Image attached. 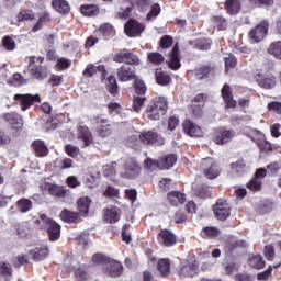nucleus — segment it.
Here are the masks:
<instances>
[{
    "instance_id": "1",
    "label": "nucleus",
    "mask_w": 281,
    "mask_h": 281,
    "mask_svg": "<svg viewBox=\"0 0 281 281\" xmlns=\"http://www.w3.org/2000/svg\"><path fill=\"white\" fill-rule=\"evenodd\" d=\"M38 225H44L49 239L54 243L60 238V225L56 223L54 220L48 218L47 215L41 214L40 218L35 221Z\"/></svg>"
},
{
    "instance_id": "2",
    "label": "nucleus",
    "mask_w": 281,
    "mask_h": 281,
    "mask_svg": "<svg viewBox=\"0 0 281 281\" xmlns=\"http://www.w3.org/2000/svg\"><path fill=\"white\" fill-rule=\"evenodd\" d=\"M140 173L142 167L133 158L125 160L120 170V177H122V179H137Z\"/></svg>"
},
{
    "instance_id": "3",
    "label": "nucleus",
    "mask_w": 281,
    "mask_h": 281,
    "mask_svg": "<svg viewBox=\"0 0 281 281\" xmlns=\"http://www.w3.org/2000/svg\"><path fill=\"white\" fill-rule=\"evenodd\" d=\"M267 34H269V22L263 20L249 31L248 38L250 43H262Z\"/></svg>"
},
{
    "instance_id": "4",
    "label": "nucleus",
    "mask_w": 281,
    "mask_h": 281,
    "mask_svg": "<svg viewBox=\"0 0 281 281\" xmlns=\"http://www.w3.org/2000/svg\"><path fill=\"white\" fill-rule=\"evenodd\" d=\"M93 128L97 131L100 137H109L112 133V125L109 120L102 115L94 116L91 119Z\"/></svg>"
},
{
    "instance_id": "5",
    "label": "nucleus",
    "mask_w": 281,
    "mask_h": 281,
    "mask_svg": "<svg viewBox=\"0 0 281 281\" xmlns=\"http://www.w3.org/2000/svg\"><path fill=\"white\" fill-rule=\"evenodd\" d=\"M213 214L217 221H225L229 218L232 214V207L225 200H218L217 203L213 206Z\"/></svg>"
},
{
    "instance_id": "6",
    "label": "nucleus",
    "mask_w": 281,
    "mask_h": 281,
    "mask_svg": "<svg viewBox=\"0 0 281 281\" xmlns=\"http://www.w3.org/2000/svg\"><path fill=\"white\" fill-rule=\"evenodd\" d=\"M114 63H124L125 65H139V57L128 49H123L113 57Z\"/></svg>"
},
{
    "instance_id": "7",
    "label": "nucleus",
    "mask_w": 281,
    "mask_h": 281,
    "mask_svg": "<svg viewBox=\"0 0 281 281\" xmlns=\"http://www.w3.org/2000/svg\"><path fill=\"white\" fill-rule=\"evenodd\" d=\"M15 102L20 104L22 111H27L30 106L34 104V102H41V95L38 94H15L14 98Z\"/></svg>"
},
{
    "instance_id": "8",
    "label": "nucleus",
    "mask_w": 281,
    "mask_h": 281,
    "mask_svg": "<svg viewBox=\"0 0 281 281\" xmlns=\"http://www.w3.org/2000/svg\"><path fill=\"white\" fill-rule=\"evenodd\" d=\"M124 267L122 266V262L109 258L103 267L104 273H108V276H111V278H120L122 276Z\"/></svg>"
},
{
    "instance_id": "9",
    "label": "nucleus",
    "mask_w": 281,
    "mask_h": 281,
    "mask_svg": "<svg viewBox=\"0 0 281 281\" xmlns=\"http://www.w3.org/2000/svg\"><path fill=\"white\" fill-rule=\"evenodd\" d=\"M202 168L204 169V176L206 179H216L218 177V165L212 158H204L201 162Z\"/></svg>"
},
{
    "instance_id": "10",
    "label": "nucleus",
    "mask_w": 281,
    "mask_h": 281,
    "mask_svg": "<svg viewBox=\"0 0 281 281\" xmlns=\"http://www.w3.org/2000/svg\"><path fill=\"white\" fill-rule=\"evenodd\" d=\"M233 137H236V132L234 130H227L225 127H220L215 132L214 142H215V144L223 146V144H228V142H232Z\"/></svg>"
},
{
    "instance_id": "11",
    "label": "nucleus",
    "mask_w": 281,
    "mask_h": 281,
    "mask_svg": "<svg viewBox=\"0 0 281 281\" xmlns=\"http://www.w3.org/2000/svg\"><path fill=\"white\" fill-rule=\"evenodd\" d=\"M116 76L120 82H131V80H135L137 78L135 69L128 65H122L116 69Z\"/></svg>"
},
{
    "instance_id": "12",
    "label": "nucleus",
    "mask_w": 281,
    "mask_h": 281,
    "mask_svg": "<svg viewBox=\"0 0 281 281\" xmlns=\"http://www.w3.org/2000/svg\"><path fill=\"white\" fill-rule=\"evenodd\" d=\"M139 139L143 144H156L157 146H164V137H161L155 131L143 132L139 135Z\"/></svg>"
},
{
    "instance_id": "13",
    "label": "nucleus",
    "mask_w": 281,
    "mask_h": 281,
    "mask_svg": "<svg viewBox=\"0 0 281 281\" xmlns=\"http://www.w3.org/2000/svg\"><path fill=\"white\" fill-rule=\"evenodd\" d=\"M248 137L251 138L255 144L260 148V150H270L271 149V144L267 142L265 138V134L258 130H252L249 134Z\"/></svg>"
},
{
    "instance_id": "14",
    "label": "nucleus",
    "mask_w": 281,
    "mask_h": 281,
    "mask_svg": "<svg viewBox=\"0 0 281 281\" xmlns=\"http://www.w3.org/2000/svg\"><path fill=\"white\" fill-rule=\"evenodd\" d=\"M125 34L132 38L135 36H140L142 32H144L145 27L142 23L131 19L124 26Z\"/></svg>"
},
{
    "instance_id": "15",
    "label": "nucleus",
    "mask_w": 281,
    "mask_h": 281,
    "mask_svg": "<svg viewBox=\"0 0 281 281\" xmlns=\"http://www.w3.org/2000/svg\"><path fill=\"white\" fill-rule=\"evenodd\" d=\"M158 240L160 245H164V247H173V245H177V236L168 229L160 231L158 234Z\"/></svg>"
},
{
    "instance_id": "16",
    "label": "nucleus",
    "mask_w": 281,
    "mask_h": 281,
    "mask_svg": "<svg viewBox=\"0 0 281 281\" xmlns=\"http://www.w3.org/2000/svg\"><path fill=\"white\" fill-rule=\"evenodd\" d=\"M182 128L186 133V135H189V137H201L203 135V131L199 125L194 124L190 120H186L182 124Z\"/></svg>"
},
{
    "instance_id": "17",
    "label": "nucleus",
    "mask_w": 281,
    "mask_h": 281,
    "mask_svg": "<svg viewBox=\"0 0 281 281\" xmlns=\"http://www.w3.org/2000/svg\"><path fill=\"white\" fill-rule=\"evenodd\" d=\"M256 82L262 89H273V87H276V76L259 74L256 76Z\"/></svg>"
},
{
    "instance_id": "18",
    "label": "nucleus",
    "mask_w": 281,
    "mask_h": 281,
    "mask_svg": "<svg viewBox=\"0 0 281 281\" xmlns=\"http://www.w3.org/2000/svg\"><path fill=\"white\" fill-rule=\"evenodd\" d=\"M169 68L177 71V69L181 68V58H179V44H176L171 52L169 53Z\"/></svg>"
},
{
    "instance_id": "19",
    "label": "nucleus",
    "mask_w": 281,
    "mask_h": 281,
    "mask_svg": "<svg viewBox=\"0 0 281 281\" xmlns=\"http://www.w3.org/2000/svg\"><path fill=\"white\" fill-rule=\"evenodd\" d=\"M4 120L9 124H11V126H14V128H16L18 131H21V128H23V119L16 112H9L4 114Z\"/></svg>"
},
{
    "instance_id": "20",
    "label": "nucleus",
    "mask_w": 281,
    "mask_h": 281,
    "mask_svg": "<svg viewBox=\"0 0 281 281\" xmlns=\"http://www.w3.org/2000/svg\"><path fill=\"white\" fill-rule=\"evenodd\" d=\"M42 188L47 190L52 196H58L59 199H64V196L67 194V191H65V189L58 184L45 182Z\"/></svg>"
},
{
    "instance_id": "21",
    "label": "nucleus",
    "mask_w": 281,
    "mask_h": 281,
    "mask_svg": "<svg viewBox=\"0 0 281 281\" xmlns=\"http://www.w3.org/2000/svg\"><path fill=\"white\" fill-rule=\"evenodd\" d=\"M222 98L227 109H236V101L232 95V88L229 87V85H224V87L222 88Z\"/></svg>"
},
{
    "instance_id": "22",
    "label": "nucleus",
    "mask_w": 281,
    "mask_h": 281,
    "mask_svg": "<svg viewBox=\"0 0 281 281\" xmlns=\"http://www.w3.org/2000/svg\"><path fill=\"white\" fill-rule=\"evenodd\" d=\"M103 221L104 223H117L120 221V209L110 207L103 210Z\"/></svg>"
},
{
    "instance_id": "23",
    "label": "nucleus",
    "mask_w": 281,
    "mask_h": 281,
    "mask_svg": "<svg viewBox=\"0 0 281 281\" xmlns=\"http://www.w3.org/2000/svg\"><path fill=\"white\" fill-rule=\"evenodd\" d=\"M199 274V266L195 263H189L187 266H183L179 270V276L182 278H194V276Z\"/></svg>"
},
{
    "instance_id": "24",
    "label": "nucleus",
    "mask_w": 281,
    "mask_h": 281,
    "mask_svg": "<svg viewBox=\"0 0 281 281\" xmlns=\"http://www.w3.org/2000/svg\"><path fill=\"white\" fill-rule=\"evenodd\" d=\"M240 0H226L224 9L226 10L227 14L231 16H236L238 12H240Z\"/></svg>"
},
{
    "instance_id": "25",
    "label": "nucleus",
    "mask_w": 281,
    "mask_h": 281,
    "mask_svg": "<svg viewBox=\"0 0 281 281\" xmlns=\"http://www.w3.org/2000/svg\"><path fill=\"white\" fill-rule=\"evenodd\" d=\"M168 201L173 205L175 207H178L179 205H183L186 203V194L179 192V191H172L168 193Z\"/></svg>"
},
{
    "instance_id": "26",
    "label": "nucleus",
    "mask_w": 281,
    "mask_h": 281,
    "mask_svg": "<svg viewBox=\"0 0 281 281\" xmlns=\"http://www.w3.org/2000/svg\"><path fill=\"white\" fill-rule=\"evenodd\" d=\"M78 139H82L85 146H91L93 143V136H91V132L88 127L80 126L78 128Z\"/></svg>"
},
{
    "instance_id": "27",
    "label": "nucleus",
    "mask_w": 281,
    "mask_h": 281,
    "mask_svg": "<svg viewBox=\"0 0 281 281\" xmlns=\"http://www.w3.org/2000/svg\"><path fill=\"white\" fill-rule=\"evenodd\" d=\"M149 104H151L156 110L166 115L168 111V100L164 97H158L154 99Z\"/></svg>"
},
{
    "instance_id": "28",
    "label": "nucleus",
    "mask_w": 281,
    "mask_h": 281,
    "mask_svg": "<svg viewBox=\"0 0 281 281\" xmlns=\"http://www.w3.org/2000/svg\"><path fill=\"white\" fill-rule=\"evenodd\" d=\"M91 199L88 196L80 198L77 202V207L82 216L89 214V207H91Z\"/></svg>"
},
{
    "instance_id": "29",
    "label": "nucleus",
    "mask_w": 281,
    "mask_h": 281,
    "mask_svg": "<svg viewBox=\"0 0 281 281\" xmlns=\"http://www.w3.org/2000/svg\"><path fill=\"white\" fill-rule=\"evenodd\" d=\"M52 5L59 14H69V10H71L66 0H53Z\"/></svg>"
},
{
    "instance_id": "30",
    "label": "nucleus",
    "mask_w": 281,
    "mask_h": 281,
    "mask_svg": "<svg viewBox=\"0 0 281 281\" xmlns=\"http://www.w3.org/2000/svg\"><path fill=\"white\" fill-rule=\"evenodd\" d=\"M214 69L215 68L212 65H204L195 70V76L198 80H204V78L214 74Z\"/></svg>"
},
{
    "instance_id": "31",
    "label": "nucleus",
    "mask_w": 281,
    "mask_h": 281,
    "mask_svg": "<svg viewBox=\"0 0 281 281\" xmlns=\"http://www.w3.org/2000/svg\"><path fill=\"white\" fill-rule=\"evenodd\" d=\"M33 148L37 157H47L49 154V148L43 140H35L33 142Z\"/></svg>"
},
{
    "instance_id": "32",
    "label": "nucleus",
    "mask_w": 281,
    "mask_h": 281,
    "mask_svg": "<svg viewBox=\"0 0 281 281\" xmlns=\"http://www.w3.org/2000/svg\"><path fill=\"white\" fill-rule=\"evenodd\" d=\"M32 259L35 261L45 260L49 256V249L47 247L35 248L30 251Z\"/></svg>"
},
{
    "instance_id": "33",
    "label": "nucleus",
    "mask_w": 281,
    "mask_h": 281,
    "mask_svg": "<svg viewBox=\"0 0 281 281\" xmlns=\"http://www.w3.org/2000/svg\"><path fill=\"white\" fill-rule=\"evenodd\" d=\"M80 10L83 16H98L100 14V8L95 4H82Z\"/></svg>"
},
{
    "instance_id": "34",
    "label": "nucleus",
    "mask_w": 281,
    "mask_h": 281,
    "mask_svg": "<svg viewBox=\"0 0 281 281\" xmlns=\"http://www.w3.org/2000/svg\"><path fill=\"white\" fill-rule=\"evenodd\" d=\"M157 269L160 276H162V278H168V276H170V260L169 259L158 260Z\"/></svg>"
},
{
    "instance_id": "35",
    "label": "nucleus",
    "mask_w": 281,
    "mask_h": 281,
    "mask_svg": "<svg viewBox=\"0 0 281 281\" xmlns=\"http://www.w3.org/2000/svg\"><path fill=\"white\" fill-rule=\"evenodd\" d=\"M175 164H177V155L175 154H169L162 158H160V165L162 170H169V168H172V166H175Z\"/></svg>"
},
{
    "instance_id": "36",
    "label": "nucleus",
    "mask_w": 281,
    "mask_h": 281,
    "mask_svg": "<svg viewBox=\"0 0 281 281\" xmlns=\"http://www.w3.org/2000/svg\"><path fill=\"white\" fill-rule=\"evenodd\" d=\"M268 54L277 58V60H281V41L271 43L268 47Z\"/></svg>"
},
{
    "instance_id": "37",
    "label": "nucleus",
    "mask_w": 281,
    "mask_h": 281,
    "mask_svg": "<svg viewBox=\"0 0 281 281\" xmlns=\"http://www.w3.org/2000/svg\"><path fill=\"white\" fill-rule=\"evenodd\" d=\"M99 32L102 34L103 38H111V36H115V29L111 25V23L101 24Z\"/></svg>"
},
{
    "instance_id": "38",
    "label": "nucleus",
    "mask_w": 281,
    "mask_h": 281,
    "mask_svg": "<svg viewBox=\"0 0 281 281\" xmlns=\"http://www.w3.org/2000/svg\"><path fill=\"white\" fill-rule=\"evenodd\" d=\"M59 216L61 221H65V223H76V221H78V213L71 212L67 209H64Z\"/></svg>"
},
{
    "instance_id": "39",
    "label": "nucleus",
    "mask_w": 281,
    "mask_h": 281,
    "mask_svg": "<svg viewBox=\"0 0 281 281\" xmlns=\"http://www.w3.org/2000/svg\"><path fill=\"white\" fill-rule=\"evenodd\" d=\"M221 234V231L214 226L204 227L201 232L202 238H216Z\"/></svg>"
},
{
    "instance_id": "40",
    "label": "nucleus",
    "mask_w": 281,
    "mask_h": 281,
    "mask_svg": "<svg viewBox=\"0 0 281 281\" xmlns=\"http://www.w3.org/2000/svg\"><path fill=\"white\" fill-rule=\"evenodd\" d=\"M31 74L37 80H43V78H45L47 76V69L45 67H43L42 65L32 66Z\"/></svg>"
},
{
    "instance_id": "41",
    "label": "nucleus",
    "mask_w": 281,
    "mask_h": 281,
    "mask_svg": "<svg viewBox=\"0 0 281 281\" xmlns=\"http://www.w3.org/2000/svg\"><path fill=\"white\" fill-rule=\"evenodd\" d=\"M231 169L236 175H244V172H247V164H245V160H237L231 164Z\"/></svg>"
},
{
    "instance_id": "42",
    "label": "nucleus",
    "mask_w": 281,
    "mask_h": 281,
    "mask_svg": "<svg viewBox=\"0 0 281 281\" xmlns=\"http://www.w3.org/2000/svg\"><path fill=\"white\" fill-rule=\"evenodd\" d=\"M156 82L166 87V85H170V76L161 69H156Z\"/></svg>"
},
{
    "instance_id": "43",
    "label": "nucleus",
    "mask_w": 281,
    "mask_h": 281,
    "mask_svg": "<svg viewBox=\"0 0 281 281\" xmlns=\"http://www.w3.org/2000/svg\"><path fill=\"white\" fill-rule=\"evenodd\" d=\"M104 66H94L93 64H89L87 68L83 70L85 78H92L95 76L98 71H103Z\"/></svg>"
},
{
    "instance_id": "44",
    "label": "nucleus",
    "mask_w": 281,
    "mask_h": 281,
    "mask_svg": "<svg viewBox=\"0 0 281 281\" xmlns=\"http://www.w3.org/2000/svg\"><path fill=\"white\" fill-rule=\"evenodd\" d=\"M0 274L9 281L12 278V266L10 263L1 261L0 262Z\"/></svg>"
},
{
    "instance_id": "45",
    "label": "nucleus",
    "mask_w": 281,
    "mask_h": 281,
    "mask_svg": "<svg viewBox=\"0 0 281 281\" xmlns=\"http://www.w3.org/2000/svg\"><path fill=\"white\" fill-rule=\"evenodd\" d=\"M248 265L249 267H252V269H262V267H265V261L262 260V256L257 255L249 258Z\"/></svg>"
},
{
    "instance_id": "46",
    "label": "nucleus",
    "mask_w": 281,
    "mask_h": 281,
    "mask_svg": "<svg viewBox=\"0 0 281 281\" xmlns=\"http://www.w3.org/2000/svg\"><path fill=\"white\" fill-rule=\"evenodd\" d=\"M16 207L19 212L24 214L25 212H30V210H32V202L29 199H21L16 202Z\"/></svg>"
},
{
    "instance_id": "47",
    "label": "nucleus",
    "mask_w": 281,
    "mask_h": 281,
    "mask_svg": "<svg viewBox=\"0 0 281 281\" xmlns=\"http://www.w3.org/2000/svg\"><path fill=\"white\" fill-rule=\"evenodd\" d=\"M212 23H214L217 30H227V19L223 15H215L212 18Z\"/></svg>"
},
{
    "instance_id": "48",
    "label": "nucleus",
    "mask_w": 281,
    "mask_h": 281,
    "mask_svg": "<svg viewBox=\"0 0 281 281\" xmlns=\"http://www.w3.org/2000/svg\"><path fill=\"white\" fill-rule=\"evenodd\" d=\"M162 113L156 110L150 103L147 106V117L148 120L157 121L160 120Z\"/></svg>"
},
{
    "instance_id": "49",
    "label": "nucleus",
    "mask_w": 281,
    "mask_h": 281,
    "mask_svg": "<svg viewBox=\"0 0 281 281\" xmlns=\"http://www.w3.org/2000/svg\"><path fill=\"white\" fill-rule=\"evenodd\" d=\"M109 261V257L104 256L102 252H97L92 256V262L94 265H102V269H104V266Z\"/></svg>"
},
{
    "instance_id": "50",
    "label": "nucleus",
    "mask_w": 281,
    "mask_h": 281,
    "mask_svg": "<svg viewBox=\"0 0 281 281\" xmlns=\"http://www.w3.org/2000/svg\"><path fill=\"white\" fill-rule=\"evenodd\" d=\"M248 190H251V192H260L262 190V181L258 180L256 178H252L248 183H247Z\"/></svg>"
},
{
    "instance_id": "51",
    "label": "nucleus",
    "mask_w": 281,
    "mask_h": 281,
    "mask_svg": "<svg viewBox=\"0 0 281 281\" xmlns=\"http://www.w3.org/2000/svg\"><path fill=\"white\" fill-rule=\"evenodd\" d=\"M106 89L110 93H117V79L114 76H110L106 81Z\"/></svg>"
},
{
    "instance_id": "52",
    "label": "nucleus",
    "mask_w": 281,
    "mask_h": 281,
    "mask_svg": "<svg viewBox=\"0 0 281 281\" xmlns=\"http://www.w3.org/2000/svg\"><path fill=\"white\" fill-rule=\"evenodd\" d=\"M75 276L79 281H85L89 278L87 273V268L85 266H79L75 268Z\"/></svg>"
},
{
    "instance_id": "53",
    "label": "nucleus",
    "mask_w": 281,
    "mask_h": 281,
    "mask_svg": "<svg viewBox=\"0 0 281 281\" xmlns=\"http://www.w3.org/2000/svg\"><path fill=\"white\" fill-rule=\"evenodd\" d=\"M134 89H135V93H137V95H144V93H146V83H144L142 81V79H134Z\"/></svg>"
},
{
    "instance_id": "54",
    "label": "nucleus",
    "mask_w": 281,
    "mask_h": 281,
    "mask_svg": "<svg viewBox=\"0 0 281 281\" xmlns=\"http://www.w3.org/2000/svg\"><path fill=\"white\" fill-rule=\"evenodd\" d=\"M145 168L146 170H157V168H159L160 170H164V168L161 167V160L157 161L150 158H147L145 160Z\"/></svg>"
},
{
    "instance_id": "55",
    "label": "nucleus",
    "mask_w": 281,
    "mask_h": 281,
    "mask_svg": "<svg viewBox=\"0 0 281 281\" xmlns=\"http://www.w3.org/2000/svg\"><path fill=\"white\" fill-rule=\"evenodd\" d=\"M3 47L7 48L8 52H13L16 48V42L9 35L4 36L2 40Z\"/></svg>"
},
{
    "instance_id": "56",
    "label": "nucleus",
    "mask_w": 281,
    "mask_h": 281,
    "mask_svg": "<svg viewBox=\"0 0 281 281\" xmlns=\"http://www.w3.org/2000/svg\"><path fill=\"white\" fill-rule=\"evenodd\" d=\"M147 58L153 65H161L164 63V56L159 53H149Z\"/></svg>"
},
{
    "instance_id": "57",
    "label": "nucleus",
    "mask_w": 281,
    "mask_h": 281,
    "mask_svg": "<svg viewBox=\"0 0 281 281\" xmlns=\"http://www.w3.org/2000/svg\"><path fill=\"white\" fill-rule=\"evenodd\" d=\"M144 102H146V98L142 97H134L133 98V104L132 108L136 113H139L142 111V106H144Z\"/></svg>"
},
{
    "instance_id": "58",
    "label": "nucleus",
    "mask_w": 281,
    "mask_h": 281,
    "mask_svg": "<svg viewBox=\"0 0 281 281\" xmlns=\"http://www.w3.org/2000/svg\"><path fill=\"white\" fill-rule=\"evenodd\" d=\"M224 61L226 72L229 71V69H234V67H236V57H234L232 54L226 55L224 57Z\"/></svg>"
},
{
    "instance_id": "59",
    "label": "nucleus",
    "mask_w": 281,
    "mask_h": 281,
    "mask_svg": "<svg viewBox=\"0 0 281 281\" xmlns=\"http://www.w3.org/2000/svg\"><path fill=\"white\" fill-rule=\"evenodd\" d=\"M195 46L201 52H207V49H210V47H212V42H210V40H205V38L198 40L195 43Z\"/></svg>"
},
{
    "instance_id": "60",
    "label": "nucleus",
    "mask_w": 281,
    "mask_h": 281,
    "mask_svg": "<svg viewBox=\"0 0 281 281\" xmlns=\"http://www.w3.org/2000/svg\"><path fill=\"white\" fill-rule=\"evenodd\" d=\"M122 238L123 241L127 245L133 240V237H131V224H125L122 229Z\"/></svg>"
},
{
    "instance_id": "61",
    "label": "nucleus",
    "mask_w": 281,
    "mask_h": 281,
    "mask_svg": "<svg viewBox=\"0 0 281 281\" xmlns=\"http://www.w3.org/2000/svg\"><path fill=\"white\" fill-rule=\"evenodd\" d=\"M34 19V11L32 10H24L19 13L18 21H33Z\"/></svg>"
},
{
    "instance_id": "62",
    "label": "nucleus",
    "mask_w": 281,
    "mask_h": 281,
    "mask_svg": "<svg viewBox=\"0 0 281 281\" xmlns=\"http://www.w3.org/2000/svg\"><path fill=\"white\" fill-rule=\"evenodd\" d=\"M57 69H69V67H71V60H69L68 58L61 57L57 59V64H56Z\"/></svg>"
},
{
    "instance_id": "63",
    "label": "nucleus",
    "mask_w": 281,
    "mask_h": 281,
    "mask_svg": "<svg viewBox=\"0 0 281 281\" xmlns=\"http://www.w3.org/2000/svg\"><path fill=\"white\" fill-rule=\"evenodd\" d=\"M65 150H66L67 155H69V157H72L74 159H76V157H78V155H80V148H78L74 145H66Z\"/></svg>"
},
{
    "instance_id": "64",
    "label": "nucleus",
    "mask_w": 281,
    "mask_h": 281,
    "mask_svg": "<svg viewBox=\"0 0 281 281\" xmlns=\"http://www.w3.org/2000/svg\"><path fill=\"white\" fill-rule=\"evenodd\" d=\"M267 260H273L276 257V248L272 245H267L263 249Z\"/></svg>"
}]
</instances>
